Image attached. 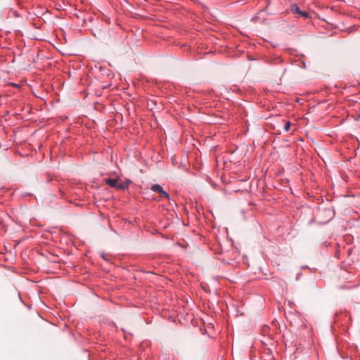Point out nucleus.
Returning <instances> with one entry per match:
<instances>
[{
	"label": "nucleus",
	"instance_id": "423d86ee",
	"mask_svg": "<svg viewBox=\"0 0 360 360\" xmlns=\"http://www.w3.org/2000/svg\"><path fill=\"white\" fill-rule=\"evenodd\" d=\"M291 126V122L289 120L285 121L284 131H288Z\"/></svg>",
	"mask_w": 360,
	"mask_h": 360
},
{
	"label": "nucleus",
	"instance_id": "39448f33",
	"mask_svg": "<svg viewBox=\"0 0 360 360\" xmlns=\"http://www.w3.org/2000/svg\"><path fill=\"white\" fill-rule=\"evenodd\" d=\"M159 194H160V199H162V198L169 199L170 198L169 194L167 192H166L165 190L161 191Z\"/></svg>",
	"mask_w": 360,
	"mask_h": 360
},
{
	"label": "nucleus",
	"instance_id": "7ed1b4c3",
	"mask_svg": "<svg viewBox=\"0 0 360 360\" xmlns=\"http://www.w3.org/2000/svg\"><path fill=\"white\" fill-rule=\"evenodd\" d=\"M104 181H105V184L108 185L109 186L116 188L117 182H118V179L108 178V179H105Z\"/></svg>",
	"mask_w": 360,
	"mask_h": 360
},
{
	"label": "nucleus",
	"instance_id": "0eeeda50",
	"mask_svg": "<svg viewBox=\"0 0 360 360\" xmlns=\"http://www.w3.org/2000/svg\"><path fill=\"white\" fill-rule=\"evenodd\" d=\"M301 276H302V273L300 272V273L297 274L296 280L297 281L299 280Z\"/></svg>",
	"mask_w": 360,
	"mask_h": 360
},
{
	"label": "nucleus",
	"instance_id": "f257e3e1",
	"mask_svg": "<svg viewBox=\"0 0 360 360\" xmlns=\"http://www.w3.org/2000/svg\"><path fill=\"white\" fill-rule=\"evenodd\" d=\"M290 11L292 13H297V14L300 15L304 18H308L309 17V14L308 12L300 10L299 6L295 4L291 5Z\"/></svg>",
	"mask_w": 360,
	"mask_h": 360
},
{
	"label": "nucleus",
	"instance_id": "f03ea898",
	"mask_svg": "<svg viewBox=\"0 0 360 360\" xmlns=\"http://www.w3.org/2000/svg\"><path fill=\"white\" fill-rule=\"evenodd\" d=\"M131 183V181L129 179H126L124 181L117 182V185L116 188L119 190H126L129 188V184Z\"/></svg>",
	"mask_w": 360,
	"mask_h": 360
},
{
	"label": "nucleus",
	"instance_id": "20e7f679",
	"mask_svg": "<svg viewBox=\"0 0 360 360\" xmlns=\"http://www.w3.org/2000/svg\"><path fill=\"white\" fill-rule=\"evenodd\" d=\"M151 191L155 193H160L163 190L162 187L160 184H154L150 188Z\"/></svg>",
	"mask_w": 360,
	"mask_h": 360
}]
</instances>
